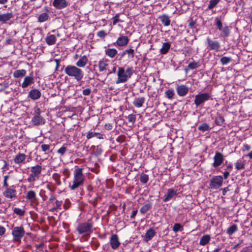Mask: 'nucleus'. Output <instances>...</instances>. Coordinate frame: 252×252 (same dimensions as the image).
<instances>
[{
    "label": "nucleus",
    "instance_id": "72a5a7b5",
    "mask_svg": "<svg viewBox=\"0 0 252 252\" xmlns=\"http://www.w3.org/2000/svg\"><path fill=\"white\" fill-rule=\"evenodd\" d=\"M152 207V204L148 202L144 204L140 209L141 213L144 214Z\"/></svg>",
    "mask_w": 252,
    "mask_h": 252
},
{
    "label": "nucleus",
    "instance_id": "338daca9",
    "mask_svg": "<svg viewBox=\"0 0 252 252\" xmlns=\"http://www.w3.org/2000/svg\"><path fill=\"white\" fill-rule=\"evenodd\" d=\"M55 199V196L53 195V194H51V196L49 198V204H54V203H53V200Z\"/></svg>",
    "mask_w": 252,
    "mask_h": 252
},
{
    "label": "nucleus",
    "instance_id": "aec40b11",
    "mask_svg": "<svg viewBox=\"0 0 252 252\" xmlns=\"http://www.w3.org/2000/svg\"><path fill=\"white\" fill-rule=\"evenodd\" d=\"M178 94L180 96L186 95L189 92V88L184 85L179 86L176 88Z\"/></svg>",
    "mask_w": 252,
    "mask_h": 252
},
{
    "label": "nucleus",
    "instance_id": "58836bf2",
    "mask_svg": "<svg viewBox=\"0 0 252 252\" xmlns=\"http://www.w3.org/2000/svg\"><path fill=\"white\" fill-rule=\"evenodd\" d=\"M198 130L202 132L209 131L210 129V126L207 123H203L198 127Z\"/></svg>",
    "mask_w": 252,
    "mask_h": 252
},
{
    "label": "nucleus",
    "instance_id": "5701e85b",
    "mask_svg": "<svg viewBox=\"0 0 252 252\" xmlns=\"http://www.w3.org/2000/svg\"><path fill=\"white\" fill-rule=\"evenodd\" d=\"M26 158V156L24 154L19 153L14 158V162L16 164H20L23 162Z\"/></svg>",
    "mask_w": 252,
    "mask_h": 252
},
{
    "label": "nucleus",
    "instance_id": "6e6552de",
    "mask_svg": "<svg viewBox=\"0 0 252 252\" xmlns=\"http://www.w3.org/2000/svg\"><path fill=\"white\" fill-rule=\"evenodd\" d=\"M223 183V177L221 176H215L210 180V188L217 189L221 187Z\"/></svg>",
    "mask_w": 252,
    "mask_h": 252
},
{
    "label": "nucleus",
    "instance_id": "473e14b6",
    "mask_svg": "<svg viewBox=\"0 0 252 252\" xmlns=\"http://www.w3.org/2000/svg\"><path fill=\"white\" fill-rule=\"evenodd\" d=\"M53 5L56 9H61L63 8V0H54Z\"/></svg>",
    "mask_w": 252,
    "mask_h": 252
},
{
    "label": "nucleus",
    "instance_id": "bb28decb",
    "mask_svg": "<svg viewBox=\"0 0 252 252\" xmlns=\"http://www.w3.org/2000/svg\"><path fill=\"white\" fill-rule=\"evenodd\" d=\"M145 98L143 97L135 98L133 102V104L136 107H141L145 102Z\"/></svg>",
    "mask_w": 252,
    "mask_h": 252
},
{
    "label": "nucleus",
    "instance_id": "b1692460",
    "mask_svg": "<svg viewBox=\"0 0 252 252\" xmlns=\"http://www.w3.org/2000/svg\"><path fill=\"white\" fill-rule=\"evenodd\" d=\"M27 71L25 69H19L15 70L13 74L14 78H22L26 75Z\"/></svg>",
    "mask_w": 252,
    "mask_h": 252
},
{
    "label": "nucleus",
    "instance_id": "f3484780",
    "mask_svg": "<svg viewBox=\"0 0 252 252\" xmlns=\"http://www.w3.org/2000/svg\"><path fill=\"white\" fill-rule=\"evenodd\" d=\"M128 41L129 39L127 36L121 35L117 39L114 45L119 47H124L128 44Z\"/></svg>",
    "mask_w": 252,
    "mask_h": 252
},
{
    "label": "nucleus",
    "instance_id": "a878e982",
    "mask_svg": "<svg viewBox=\"0 0 252 252\" xmlns=\"http://www.w3.org/2000/svg\"><path fill=\"white\" fill-rule=\"evenodd\" d=\"M211 240V236L208 234L204 235L200 238L199 245L201 246H205L208 244Z\"/></svg>",
    "mask_w": 252,
    "mask_h": 252
},
{
    "label": "nucleus",
    "instance_id": "4c0bfd02",
    "mask_svg": "<svg viewBox=\"0 0 252 252\" xmlns=\"http://www.w3.org/2000/svg\"><path fill=\"white\" fill-rule=\"evenodd\" d=\"M222 17V16H220V18L219 17H216L215 18V25L217 26V28L219 29L220 31H222L223 28H222V24L221 21V19Z\"/></svg>",
    "mask_w": 252,
    "mask_h": 252
},
{
    "label": "nucleus",
    "instance_id": "a18cd8bd",
    "mask_svg": "<svg viewBox=\"0 0 252 252\" xmlns=\"http://www.w3.org/2000/svg\"><path fill=\"white\" fill-rule=\"evenodd\" d=\"M220 0H211L209 1V4L208 6V9H212L219 2Z\"/></svg>",
    "mask_w": 252,
    "mask_h": 252
},
{
    "label": "nucleus",
    "instance_id": "de8ad7c7",
    "mask_svg": "<svg viewBox=\"0 0 252 252\" xmlns=\"http://www.w3.org/2000/svg\"><path fill=\"white\" fill-rule=\"evenodd\" d=\"M126 118L127 119L128 121L132 124H133L136 121V116L134 114H130L126 117Z\"/></svg>",
    "mask_w": 252,
    "mask_h": 252
},
{
    "label": "nucleus",
    "instance_id": "a211bd4d",
    "mask_svg": "<svg viewBox=\"0 0 252 252\" xmlns=\"http://www.w3.org/2000/svg\"><path fill=\"white\" fill-rule=\"evenodd\" d=\"M177 190L172 188L169 189L167 190L166 194L164 195L163 201L166 202L171 199L174 196L177 195Z\"/></svg>",
    "mask_w": 252,
    "mask_h": 252
},
{
    "label": "nucleus",
    "instance_id": "69168bd1",
    "mask_svg": "<svg viewBox=\"0 0 252 252\" xmlns=\"http://www.w3.org/2000/svg\"><path fill=\"white\" fill-rule=\"evenodd\" d=\"M233 168L232 164L231 163H229L226 166V171H231Z\"/></svg>",
    "mask_w": 252,
    "mask_h": 252
},
{
    "label": "nucleus",
    "instance_id": "9b49d317",
    "mask_svg": "<svg viewBox=\"0 0 252 252\" xmlns=\"http://www.w3.org/2000/svg\"><path fill=\"white\" fill-rule=\"evenodd\" d=\"M208 44V48L211 50H215L216 51H220L221 45L220 43L216 40H212L209 37L206 39Z\"/></svg>",
    "mask_w": 252,
    "mask_h": 252
},
{
    "label": "nucleus",
    "instance_id": "8fccbe9b",
    "mask_svg": "<svg viewBox=\"0 0 252 252\" xmlns=\"http://www.w3.org/2000/svg\"><path fill=\"white\" fill-rule=\"evenodd\" d=\"M221 32L223 33L224 36L225 37L228 36L230 34V29L229 27L227 26H225L223 28L222 31Z\"/></svg>",
    "mask_w": 252,
    "mask_h": 252
},
{
    "label": "nucleus",
    "instance_id": "f8f14e48",
    "mask_svg": "<svg viewBox=\"0 0 252 252\" xmlns=\"http://www.w3.org/2000/svg\"><path fill=\"white\" fill-rule=\"evenodd\" d=\"M14 17V13L11 11L6 13H0V22L2 24H7Z\"/></svg>",
    "mask_w": 252,
    "mask_h": 252
},
{
    "label": "nucleus",
    "instance_id": "7ed1b4c3",
    "mask_svg": "<svg viewBox=\"0 0 252 252\" xmlns=\"http://www.w3.org/2000/svg\"><path fill=\"white\" fill-rule=\"evenodd\" d=\"M65 72L68 76L74 77L78 81H80L84 76L82 70L75 66H67L65 68Z\"/></svg>",
    "mask_w": 252,
    "mask_h": 252
},
{
    "label": "nucleus",
    "instance_id": "4d7b16f0",
    "mask_svg": "<svg viewBox=\"0 0 252 252\" xmlns=\"http://www.w3.org/2000/svg\"><path fill=\"white\" fill-rule=\"evenodd\" d=\"M198 66L197 63H190L188 65V67L189 69H193L197 68Z\"/></svg>",
    "mask_w": 252,
    "mask_h": 252
},
{
    "label": "nucleus",
    "instance_id": "052dcab7",
    "mask_svg": "<svg viewBox=\"0 0 252 252\" xmlns=\"http://www.w3.org/2000/svg\"><path fill=\"white\" fill-rule=\"evenodd\" d=\"M70 202L68 199H66L64 202V209H67L69 207Z\"/></svg>",
    "mask_w": 252,
    "mask_h": 252
},
{
    "label": "nucleus",
    "instance_id": "f704fd0d",
    "mask_svg": "<svg viewBox=\"0 0 252 252\" xmlns=\"http://www.w3.org/2000/svg\"><path fill=\"white\" fill-rule=\"evenodd\" d=\"M98 65L99 71L102 72L106 69V67L108 65V64L106 61L101 60L99 62Z\"/></svg>",
    "mask_w": 252,
    "mask_h": 252
},
{
    "label": "nucleus",
    "instance_id": "4be33fe9",
    "mask_svg": "<svg viewBox=\"0 0 252 252\" xmlns=\"http://www.w3.org/2000/svg\"><path fill=\"white\" fill-rule=\"evenodd\" d=\"M156 231L152 228H150L148 230L144 236V240L146 242H148L149 240H151L154 236L156 235Z\"/></svg>",
    "mask_w": 252,
    "mask_h": 252
},
{
    "label": "nucleus",
    "instance_id": "dca6fc26",
    "mask_svg": "<svg viewBox=\"0 0 252 252\" xmlns=\"http://www.w3.org/2000/svg\"><path fill=\"white\" fill-rule=\"evenodd\" d=\"M110 245L113 250H116L119 247L121 243L117 234H114L111 235L110 238Z\"/></svg>",
    "mask_w": 252,
    "mask_h": 252
},
{
    "label": "nucleus",
    "instance_id": "e433bc0d",
    "mask_svg": "<svg viewBox=\"0 0 252 252\" xmlns=\"http://www.w3.org/2000/svg\"><path fill=\"white\" fill-rule=\"evenodd\" d=\"M224 122V119L220 114L218 115L215 119V123L217 126H222Z\"/></svg>",
    "mask_w": 252,
    "mask_h": 252
},
{
    "label": "nucleus",
    "instance_id": "c03bdc74",
    "mask_svg": "<svg viewBox=\"0 0 252 252\" xmlns=\"http://www.w3.org/2000/svg\"><path fill=\"white\" fill-rule=\"evenodd\" d=\"M173 230L174 232L182 231L183 230V226L180 223H176L173 226Z\"/></svg>",
    "mask_w": 252,
    "mask_h": 252
},
{
    "label": "nucleus",
    "instance_id": "cd10ccee",
    "mask_svg": "<svg viewBox=\"0 0 252 252\" xmlns=\"http://www.w3.org/2000/svg\"><path fill=\"white\" fill-rule=\"evenodd\" d=\"M171 47V44L169 42H164L162 43V47L160 49V53L161 54H166L169 51Z\"/></svg>",
    "mask_w": 252,
    "mask_h": 252
},
{
    "label": "nucleus",
    "instance_id": "2eb2a0df",
    "mask_svg": "<svg viewBox=\"0 0 252 252\" xmlns=\"http://www.w3.org/2000/svg\"><path fill=\"white\" fill-rule=\"evenodd\" d=\"M44 12L39 14L37 18V21L39 23H43L49 19V8L47 6L44 7Z\"/></svg>",
    "mask_w": 252,
    "mask_h": 252
},
{
    "label": "nucleus",
    "instance_id": "680f3d73",
    "mask_svg": "<svg viewBox=\"0 0 252 252\" xmlns=\"http://www.w3.org/2000/svg\"><path fill=\"white\" fill-rule=\"evenodd\" d=\"M91 89L87 88L83 91V94L85 95H89L91 94Z\"/></svg>",
    "mask_w": 252,
    "mask_h": 252
},
{
    "label": "nucleus",
    "instance_id": "6e6d98bb",
    "mask_svg": "<svg viewBox=\"0 0 252 252\" xmlns=\"http://www.w3.org/2000/svg\"><path fill=\"white\" fill-rule=\"evenodd\" d=\"M107 35V33L105 32V31L102 30L100 31L97 32V35L100 37V38H103Z\"/></svg>",
    "mask_w": 252,
    "mask_h": 252
},
{
    "label": "nucleus",
    "instance_id": "412c9836",
    "mask_svg": "<svg viewBox=\"0 0 252 252\" xmlns=\"http://www.w3.org/2000/svg\"><path fill=\"white\" fill-rule=\"evenodd\" d=\"M41 95L39 90L34 89L30 91L28 96L32 100H36L40 97Z\"/></svg>",
    "mask_w": 252,
    "mask_h": 252
},
{
    "label": "nucleus",
    "instance_id": "f257e3e1",
    "mask_svg": "<svg viewBox=\"0 0 252 252\" xmlns=\"http://www.w3.org/2000/svg\"><path fill=\"white\" fill-rule=\"evenodd\" d=\"M84 182V176L83 174L82 169L77 168L74 171V180L72 185H70L69 187L72 190L78 188L82 186Z\"/></svg>",
    "mask_w": 252,
    "mask_h": 252
},
{
    "label": "nucleus",
    "instance_id": "7c9ffc66",
    "mask_svg": "<svg viewBox=\"0 0 252 252\" xmlns=\"http://www.w3.org/2000/svg\"><path fill=\"white\" fill-rule=\"evenodd\" d=\"M105 54L110 58H114L117 54L118 52L116 49L108 48L105 51Z\"/></svg>",
    "mask_w": 252,
    "mask_h": 252
},
{
    "label": "nucleus",
    "instance_id": "20e7f679",
    "mask_svg": "<svg viewBox=\"0 0 252 252\" xmlns=\"http://www.w3.org/2000/svg\"><path fill=\"white\" fill-rule=\"evenodd\" d=\"M93 222L88 220L87 222L80 223L76 230L79 234H88L93 232Z\"/></svg>",
    "mask_w": 252,
    "mask_h": 252
},
{
    "label": "nucleus",
    "instance_id": "0e129e2a",
    "mask_svg": "<svg viewBox=\"0 0 252 252\" xmlns=\"http://www.w3.org/2000/svg\"><path fill=\"white\" fill-rule=\"evenodd\" d=\"M105 128L107 130H111L113 128V126H112V125L111 124H110V123H108V124H106L105 125Z\"/></svg>",
    "mask_w": 252,
    "mask_h": 252
},
{
    "label": "nucleus",
    "instance_id": "1a4fd4ad",
    "mask_svg": "<svg viewBox=\"0 0 252 252\" xmlns=\"http://www.w3.org/2000/svg\"><path fill=\"white\" fill-rule=\"evenodd\" d=\"M40 114L41 110L40 108H38L34 111V116L32 119V122L34 125L38 126L45 124V119L41 116Z\"/></svg>",
    "mask_w": 252,
    "mask_h": 252
},
{
    "label": "nucleus",
    "instance_id": "2f4dec72",
    "mask_svg": "<svg viewBox=\"0 0 252 252\" xmlns=\"http://www.w3.org/2000/svg\"><path fill=\"white\" fill-rule=\"evenodd\" d=\"M56 36L53 34L50 35L49 36H47L45 38L46 42L49 45L54 44L56 42Z\"/></svg>",
    "mask_w": 252,
    "mask_h": 252
},
{
    "label": "nucleus",
    "instance_id": "774afa93",
    "mask_svg": "<svg viewBox=\"0 0 252 252\" xmlns=\"http://www.w3.org/2000/svg\"><path fill=\"white\" fill-rule=\"evenodd\" d=\"M229 176V172L228 171H225L223 173V178L224 179H227Z\"/></svg>",
    "mask_w": 252,
    "mask_h": 252
},
{
    "label": "nucleus",
    "instance_id": "423d86ee",
    "mask_svg": "<svg viewBox=\"0 0 252 252\" xmlns=\"http://www.w3.org/2000/svg\"><path fill=\"white\" fill-rule=\"evenodd\" d=\"M211 97L210 94L208 93H200L195 96L194 103L196 107L202 105Z\"/></svg>",
    "mask_w": 252,
    "mask_h": 252
},
{
    "label": "nucleus",
    "instance_id": "c85d7f7f",
    "mask_svg": "<svg viewBox=\"0 0 252 252\" xmlns=\"http://www.w3.org/2000/svg\"><path fill=\"white\" fill-rule=\"evenodd\" d=\"M159 19L164 26H168L170 24V20L168 15L163 14L159 16Z\"/></svg>",
    "mask_w": 252,
    "mask_h": 252
},
{
    "label": "nucleus",
    "instance_id": "09e8293b",
    "mask_svg": "<svg viewBox=\"0 0 252 252\" xmlns=\"http://www.w3.org/2000/svg\"><path fill=\"white\" fill-rule=\"evenodd\" d=\"M235 168L238 170H243L245 168V164L242 162L237 161L235 163Z\"/></svg>",
    "mask_w": 252,
    "mask_h": 252
},
{
    "label": "nucleus",
    "instance_id": "39448f33",
    "mask_svg": "<svg viewBox=\"0 0 252 252\" xmlns=\"http://www.w3.org/2000/svg\"><path fill=\"white\" fill-rule=\"evenodd\" d=\"M25 231L23 226L14 227L12 230L11 234L13 241L14 242L20 244L22 238L24 236Z\"/></svg>",
    "mask_w": 252,
    "mask_h": 252
},
{
    "label": "nucleus",
    "instance_id": "79ce46f5",
    "mask_svg": "<svg viewBox=\"0 0 252 252\" xmlns=\"http://www.w3.org/2000/svg\"><path fill=\"white\" fill-rule=\"evenodd\" d=\"M140 182L143 184H146L149 181V176L147 174L142 173L140 177Z\"/></svg>",
    "mask_w": 252,
    "mask_h": 252
},
{
    "label": "nucleus",
    "instance_id": "ea45409f",
    "mask_svg": "<svg viewBox=\"0 0 252 252\" xmlns=\"http://www.w3.org/2000/svg\"><path fill=\"white\" fill-rule=\"evenodd\" d=\"M13 212L15 214L19 216L20 217L23 216L25 213V211L24 210L18 207L14 208Z\"/></svg>",
    "mask_w": 252,
    "mask_h": 252
},
{
    "label": "nucleus",
    "instance_id": "3c124183",
    "mask_svg": "<svg viewBox=\"0 0 252 252\" xmlns=\"http://www.w3.org/2000/svg\"><path fill=\"white\" fill-rule=\"evenodd\" d=\"M119 14H117L112 18V19L113 20V25H115L119 22H123V20H121L120 19H119Z\"/></svg>",
    "mask_w": 252,
    "mask_h": 252
},
{
    "label": "nucleus",
    "instance_id": "0eeeda50",
    "mask_svg": "<svg viewBox=\"0 0 252 252\" xmlns=\"http://www.w3.org/2000/svg\"><path fill=\"white\" fill-rule=\"evenodd\" d=\"M41 171L42 167L40 165H37L32 167L31 169V173L27 178V181L29 183L34 182L36 180V178H38L41 173Z\"/></svg>",
    "mask_w": 252,
    "mask_h": 252
},
{
    "label": "nucleus",
    "instance_id": "37998d69",
    "mask_svg": "<svg viewBox=\"0 0 252 252\" xmlns=\"http://www.w3.org/2000/svg\"><path fill=\"white\" fill-rule=\"evenodd\" d=\"M174 94V90L172 89H169L165 92V96L170 99H172L173 98Z\"/></svg>",
    "mask_w": 252,
    "mask_h": 252
},
{
    "label": "nucleus",
    "instance_id": "603ef678",
    "mask_svg": "<svg viewBox=\"0 0 252 252\" xmlns=\"http://www.w3.org/2000/svg\"><path fill=\"white\" fill-rule=\"evenodd\" d=\"M126 53L128 54L129 58H133L134 56V50L132 49L126 50Z\"/></svg>",
    "mask_w": 252,
    "mask_h": 252
},
{
    "label": "nucleus",
    "instance_id": "6ab92c4d",
    "mask_svg": "<svg viewBox=\"0 0 252 252\" xmlns=\"http://www.w3.org/2000/svg\"><path fill=\"white\" fill-rule=\"evenodd\" d=\"M34 83V79L32 75L26 76L24 81L22 83L21 87L26 88Z\"/></svg>",
    "mask_w": 252,
    "mask_h": 252
},
{
    "label": "nucleus",
    "instance_id": "c756f323",
    "mask_svg": "<svg viewBox=\"0 0 252 252\" xmlns=\"http://www.w3.org/2000/svg\"><path fill=\"white\" fill-rule=\"evenodd\" d=\"M96 136L98 139H103V134L100 133H97L94 132H89L87 134V139H89L92 138V137Z\"/></svg>",
    "mask_w": 252,
    "mask_h": 252
},
{
    "label": "nucleus",
    "instance_id": "ddd939ff",
    "mask_svg": "<svg viewBox=\"0 0 252 252\" xmlns=\"http://www.w3.org/2000/svg\"><path fill=\"white\" fill-rule=\"evenodd\" d=\"M3 196L11 200H14L17 198V191L12 188H7L3 192Z\"/></svg>",
    "mask_w": 252,
    "mask_h": 252
},
{
    "label": "nucleus",
    "instance_id": "4468645a",
    "mask_svg": "<svg viewBox=\"0 0 252 252\" xmlns=\"http://www.w3.org/2000/svg\"><path fill=\"white\" fill-rule=\"evenodd\" d=\"M26 198L29 200L32 204L37 205L39 203L38 199L36 197V193L34 190H31L27 192Z\"/></svg>",
    "mask_w": 252,
    "mask_h": 252
},
{
    "label": "nucleus",
    "instance_id": "e2e57ef3",
    "mask_svg": "<svg viewBox=\"0 0 252 252\" xmlns=\"http://www.w3.org/2000/svg\"><path fill=\"white\" fill-rule=\"evenodd\" d=\"M6 232V229L2 225H0V236H2Z\"/></svg>",
    "mask_w": 252,
    "mask_h": 252
},
{
    "label": "nucleus",
    "instance_id": "864d4df0",
    "mask_svg": "<svg viewBox=\"0 0 252 252\" xmlns=\"http://www.w3.org/2000/svg\"><path fill=\"white\" fill-rule=\"evenodd\" d=\"M62 204V201H59V200H56L55 201V205H54V204H53L54 205L53 209L55 210H56L60 208L61 209V206Z\"/></svg>",
    "mask_w": 252,
    "mask_h": 252
},
{
    "label": "nucleus",
    "instance_id": "5fc2aeb1",
    "mask_svg": "<svg viewBox=\"0 0 252 252\" xmlns=\"http://www.w3.org/2000/svg\"><path fill=\"white\" fill-rule=\"evenodd\" d=\"M40 148L43 152H46L49 150L50 145L43 144L40 146Z\"/></svg>",
    "mask_w": 252,
    "mask_h": 252
},
{
    "label": "nucleus",
    "instance_id": "13d9d810",
    "mask_svg": "<svg viewBox=\"0 0 252 252\" xmlns=\"http://www.w3.org/2000/svg\"><path fill=\"white\" fill-rule=\"evenodd\" d=\"M9 176L6 175L4 177V180H3V187L5 188H8V184L7 183V180L8 179Z\"/></svg>",
    "mask_w": 252,
    "mask_h": 252
},
{
    "label": "nucleus",
    "instance_id": "f03ea898",
    "mask_svg": "<svg viewBox=\"0 0 252 252\" xmlns=\"http://www.w3.org/2000/svg\"><path fill=\"white\" fill-rule=\"evenodd\" d=\"M132 74V68L128 67L125 70L124 67H119L117 72L118 78L116 81V83L118 84L126 82L131 77Z\"/></svg>",
    "mask_w": 252,
    "mask_h": 252
},
{
    "label": "nucleus",
    "instance_id": "49530a36",
    "mask_svg": "<svg viewBox=\"0 0 252 252\" xmlns=\"http://www.w3.org/2000/svg\"><path fill=\"white\" fill-rule=\"evenodd\" d=\"M231 61V58L223 57L220 59V62L222 65H226L228 64Z\"/></svg>",
    "mask_w": 252,
    "mask_h": 252
},
{
    "label": "nucleus",
    "instance_id": "c9c22d12",
    "mask_svg": "<svg viewBox=\"0 0 252 252\" xmlns=\"http://www.w3.org/2000/svg\"><path fill=\"white\" fill-rule=\"evenodd\" d=\"M238 230V227L236 224H234L228 228L227 230V233L229 235H231L234 233L236 232Z\"/></svg>",
    "mask_w": 252,
    "mask_h": 252
},
{
    "label": "nucleus",
    "instance_id": "9d476101",
    "mask_svg": "<svg viewBox=\"0 0 252 252\" xmlns=\"http://www.w3.org/2000/svg\"><path fill=\"white\" fill-rule=\"evenodd\" d=\"M213 159L214 162L213 163L212 165L214 168H217L222 164L224 160V158L221 153L219 152H216Z\"/></svg>",
    "mask_w": 252,
    "mask_h": 252
},
{
    "label": "nucleus",
    "instance_id": "393cba45",
    "mask_svg": "<svg viewBox=\"0 0 252 252\" xmlns=\"http://www.w3.org/2000/svg\"><path fill=\"white\" fill-rule=\"evenodd\" d=\"M88 58L86 56H83L76 63V64L78 67H84L88 62Z\"/></svg>",
    "mask_w": 252,
    "mask_h": 252
},
{
    "label": "nucleus",
    "instance_id": "a19ab883",
    "mask_svg": "<svg viewBox=\"0 0 252 252\" xmlns=\"http://www.w3.org/2000/svg\"><path fill=\"white\" fill-rule=\"evenodd\" d=\"M52 178L58 185H61L62 184V182L60 180L61 176L58 173H54L52 175Z\"/></svg>",
    "mask_w": 252,
    "mask_h": 252
},
{
    "label": "nucleus",
    "instance_id": "bf43d9fd",
    "mask_svg": "<svg viewBox=\"0 0 252 252\" xmlns=\"http://www.w3.org/2000/svg\"><path fill=\"white\" fill-rule=\"evenodd\" d=\"M44 246V244L43 242L40 243L39 244H35V247L36 250H42Z\"/></svg>",
    "mask_w": 252,
    "mask_h": 252
}]
</instances>
